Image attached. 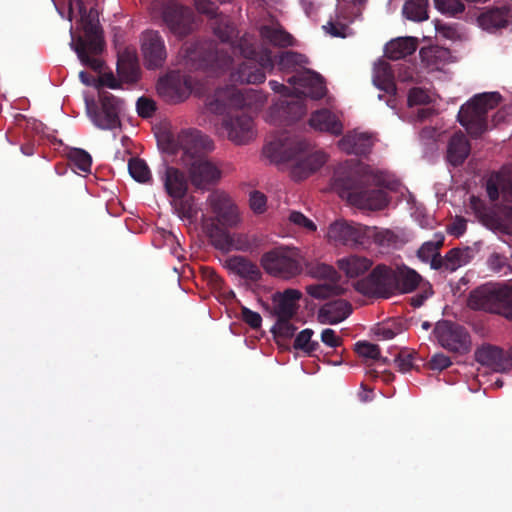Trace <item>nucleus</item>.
Instances as JSON below:
<instances>
[{
    "label": "nucleus",
    "mask_w": 512,
    "mask_h": 512,
    "mask_svg": "<svg viewBox=\"0 0 512 512\" xmlns=\"http://www.w3.org/2000/svg\"><path fill=\"white\" fill-rule=\"evenodd\" d=\"M213 34L222 42L231 45L234 54H239L244 61L232 72L233 81L247 84H260L265 81V70L273 68L271 50L259 49L254 35L245 33L238 38V30L227 15L220 14L210 21Z\"/></svg>",
    "instance_id": "obj_1"
},
{
    "label": "nucleus",
    "mask_w": 512,
    "mask_h": 512,
    "mask_svg": "<svg viewBox=\"0 0 512 512\" xmlns=\"http://www.w3.org/2000/svg\"><path fill=\"white\" fill-rule=\"evenodd\" d=\"M333 180L340 194L359 208L381 210L389 203L386 191L380 188L383 184L382 174L369 167L339 168Z\"/></svg>",
    "instance_id": "obj_2"
},
{
    "label": "nucleus",
    "mask_w": 512,
    "mask_h": 512,
    "mask_svg": "<svg viewBox=\"0 0 512 512\" xmlns=\"http://www.w3.org/2000/svg\"><path fill=\"white\" fill-rule=\"evenodd\" d=\"M264 155L275 164L291 163V177L302 181L319 170L327 161L321 150H313L310 142L299 136L281 137L264 146Z\"/></svg>",
    "instance_id": "obj_3"
},
{
    "label": "nucleus",
    "mask_w": 512,
    "mask_h": 512,
    "mask_svg": "<svg viewBox=\"0 0 512 512\" xmlns=\"http://www.w3.org/2000/svg\"><path fill=\"white\" fill-rule=\"evenodd\" d=\"M74 8L78 9L81 16L80 24L83 34L79 35L76 40H72L71 47L84 66L99 72L103 67V61L97 56L103 52L105 47L102 30L98 22L90 14H87L82 0H69L70 12Z\"/></svg>",
    "instance_id": "obj_4"
},
{
    "label": "nucleus",
    "mask_w": 512,
    "mask_h": 512,
    "mask_svg": "<svg viewBox=\"0 0 512 512\" xmlns=\"http://www.w3.org/2000/svg\"><path fill=\"white\" fill-rule=\"evenodd\" d=\"M271 58L273 60V67L277 65L278 69L282 72H295L287 79V82L292 86L305 89L301 93L316 100L326 95L327 89L321 75L308 69L298 70V68H304L309 63L305 55L289 50L281 52L274 57L271 54ZM273 69L265 70V74L272 72Z\"/></svg>",
    "instance_id": "obj_5"
},
{
    "label": "nucleus",
    "mask_w": 512,
    "mask_h": 512,
    "mask_svg": "<svg viewBox=\"0 0 512 512\" xmlns=\"http://www.w3.org/2000/svg\"><path fill=\"white\" fill-rule=\"evenodd\" d=\"M180 54L184 65L190 70L219 73L228 69L232 64L231 55L220 50L213 40L186 42L181 48Z\"/></svg>",
    "instance_id": "obj_6"
},
{
    "label": "nucleus",
    "mask_w": 512,
    "mask_h": 512,
    "mask_svg": "<svg viewBox=\"0 0 512 512\" xmlns=\"http://www.w3.org/2000/svg\"><path fill=\"white\" fill-rule=\"evenodd\" d=\"M498 92L482 93L474 96L462 105L458 112V121L472 137L481 136L488 128V112L495 109L500 101Z\"/></svg>",
    "instance_id": "obj_7"
},
{
    "label": "nucleus",
    "mask_w": 512,
    "mask_h": 512,
    "mask_svg": "<svg viewBox=\"0 0 512 512\" xmlns=\"http://www.w3.org/2000/svg\"><path fill=\"white\" fill-rule=\"evenodd\" d=\"M260 264L267 274L290 280L302 273L304 258L298 248L280 246L265 252Z\"/></svg>",
    "instance_id": "obj_8"
},
{
    "label": "nucleus",
    "mask_w": 512,
    "mask_h": 512,
    "mask_svg": "<svg viewBox=\"0 0 512 512\" xmlns=\"http://www.w3.org/2000/svg\"><path fill=\"white\" fill-rule=\"evenodd\" d=\"M469 306L495 313L512 320V288L508 286H481L470 293Z\"/></svg>",
    "instance_id": "obj_9"
},
{
    "label": "nucleus",
    "mask_w": 512,
    "mask_h": 512,
    "mask_svg": "<svg viewBox=\"0 0 512 512\" xmlns=\"http://www.w3.org/2000/svg\"><path fill=\"white\" fill-rule=\"evenodd\" d=\"M265 98L255 89L239 90L229 87L225 90H217L215 95L208 99L207 108L215 114L225 112L227 105L236 109L257 110L264 105Z\"/></svg>",
    "instance_id": "obj_10"
},
{
    "label": "nucleus",
    "mask_w": 512,
    "mask_h": 512,
    "mask_svg": "<svg viewBox=\"0 0 512 512\" xmlns=\"http://www.w3.org/2000/svg\"><path fill=\"white\" fill-rule=\"evenodd\" d=\"M122 101L107 91L99 92V101L86 100V112L91 122L101 130L121 127L120 112Z\"/></svg>",
    "instance_id": "obj_11"
},
{
    "label": "nucleus",
    "mask_w": 512,
    "mask_h": 512,
    "mask_svg": "<svg viewBox=\"0 0 512 512\" xmlns=\"http://www.w3.org/2000/svg\"><path fill=\"white\" fill-rule=\"evenodd\" d=\"M395 269L385 264H378L363 279L354 284L357 292L367 297L388 299L397 294Z\"/></svg>",
    "instance_id": "obj_12"
},
{
    "label": "nucleus",
    "mask_w": 512,
    "mask_h": 512,
    "mask_svg": "<svg viewBox=\"0 0 512 512\" xmlns=\"http://www.w3.org/2000/svg\"><path fill=\"white\" fill-rule=\"evenodd\" d=\"M433 333L440 346L451 353L464 355L471 350L470 333L457 322L450 320L438 321Z\"/></svg>",
    "instance_id": "obj_13"
},
{
    "label": "nucleus",
    "mask_w": 512,
    "mask_h": 512,
    "mask_svg": "<svg viewBox=\"0 0 512 512\" xmlns=\"http://www.w3.org/2000/svg\"><path fill=\"white\" fill-rule=\"evenodd\" d=\"M219 129L235 144H246L255 137L253 118L245 111L227 105Z\"/></svg>",
    "instance_id": "obj_14"
},
{
    "label": "nucleus",
    "mask_w": 512,
    "mask_h": 512,
    "mask_svg": "<svg viewBox=\"0 0 512 512\" xmlns=\"http://www.w3.org/2000/svg\"><path fill=\"white\" fill-rule=\"evenodd\" d=\"M471 208L478 220L488 229L505 235H512V207H488L476 197H471Z\"/></svg>",
    "instance_id": "obj_15"
},
{
    "label": "nucleus",
    "mask_w": 512,
    "mask_h": 512,
    "mask_svg": "<svg viewBox=\"0 0 512 512\" xmlns=\"http://www.w3.org/2000/svg\"><path fill=\"white\" fill-rule=\"evenodd\" d=\"M155 7L161 10L163 22L177 37H185L193 30V11L174 0H158Z\"/></svg>",
    "instance_id": "obj_16"
},
{
    "label": "nucleus",
    "mask_w": 512,
    "mask_h": 512,
    "mask_svg": "<svg viewBox=\"0 0 512 512\" xmlns=\"http://www.w3.org/2000/svg\"><path fill=\"white\" fill-rule=\"evenodd\" d=\"M207 235L212 246L223 253L231 251L249 252L257 247L255 237L244 233H230L217 224L207 226Z\"/></svg>",
    "instance_id": "obj_17"
},
{
    "label": "nucleus",
    "mask_w": 512,
    "mask_h": 512,
    "mask_svg": "<svg viewBox=\"0 0 512 512\" xmlns=\"http://www.w3.org/2000/svg\"><path fill=\"white\" fill-rule=\"evenodd\" d=\"M370 227L355 222L338 220L328 229V238L337 244L346 246H364L369 240Z\"/></svg>",
    "instance_id": "obj_18"
},
{
    "label": "nucleus",
    "mask_w": 512,
    "mask_h": 512,
    "mask_svg": "<svg viewBox=\"0 0 512 512\" xmlns=\"http://www.w3.org/2000/svg\"><path fill=\"white\" fill-rule=\"evenodd\" d=\"M207 202L214 215L209 225L217 224L225 230L238 226L241 221L239 211L230 197L223 193H213L209 195Z\"/></svg>",
    "instance_id": "obj_19"
},
{
    "label": "nucleus",
    "mask_w": 512,
    "mask_h": 512,
    "mask_svg": "<svg viewBox=\"0 0 512 512\" xmlns=\"http://www.w3.org/2000/svg\"><path fill=\"white\" fill-rule=\"evenodd\" d=\"M141 52L147 69L161 68L167 58L165 41L158 31L147 30L141 35Z\"/></svg>",
    "instance_id": "obj_20"
},
{
    "label": "nucleus",
    "mask_w": 512,
    "mask_h": 512,
    "mask_svg": "<svg viewBox=\"0 0 512 512\" xmlns=\"http://www.w3.org/2000/svg\"><path fill=\"white\" fill-rule=\"evenodd\" d=\"M177 145L182 150L186 162L203 158V155L213 149V142L196 129L183 130L178 134Z\"/></svg>",
    "instance_id": "obj_21"
},
{
    "label": "nucleus",
    "mask_w": 512,
    "mask_h": 512,
    "mask_svg": "<svg viewBox=\"0 0 512 512\" xmlns=\"http://www.w3.org/2000/svg\"><path fill=\"white\" fill-rule=\"evenodd\" d=\"M189 166V178L192 185L197 189H208L221 177L219 168L206 158L194 159L186 163Z\"/></svg>",
    "instance_id": "obj_22"
},
{
    "label": "nucleus",
    "mask_w": 512,
    "mask_h": 512,
    "mask_svg": "<svg viewBox=\"0 0 512 512\" xmlns=\"http://www.w3.org/2000/svg\"><path fill=\"white\" fill-rule=\"evenodd\" d=\"M474 356L479 364L489 367L494 372H507L508 352L497 346L483 344L475 350Z\"/></svg>",
    "instance_id": "obj_23"
},
{
    "label": "nucleus",
    "mask_w": 512,
    "mask_h": 512,
    "mask_svg": "<svg viewBox=\"0 0 512 512\" xmlns=\"http://www.w3.org/2000/svg\"><path fill=\"white\" fill-rule=\"evenodd\" d=\"M157 92L167 102H181L187 95L186 81L180 75L168 74L158 80Z\"/></svg>",
    "instance_id": "obj_24"
},
{
    "label": "nucleus",
    "mask_w": 512,
    "mask_h": 512,
    "mask_svg": "<svg viewBox=\"0 0 512 512\" xmlns=\"http://www.w3.org/2000/svg\"><path fill=\"white\" fill-rule=\"evenodd\" d=\"M299 290L288 288L273 295L274 314L277 319L293 318L298 309L297 302L301 299Z\"/></svg>",
    "instance_id": "obj_25"
},
{
    "label": "nucleus",
    "mask_w": 512,
    "mask_h": 512,
    "mask_svg": "<svg viewBox=\"0 0 512 512\" xmlns=\"http://www.w3.org/2000/svg\"><path fill=\"white\" fill-rule=\"evenodd\" d=\"M352 313L350 302L338 299L325 303L318 311V320L322 324H338Z\"/></svg>",
    "instance_id": "obj_26"
},
{
    "label": "nucleus",
    "mask_w": 512,
    "mask_h": 512,
    "mask_svg": "<svg viewBox=\"0 0 512 512\" xmlns=\"http://www.w3.org/2000/svg\"><path fill=\"white\" fill-rule=\"evenodd\" d=\"M309 125L315 130L334 136L341 135L344 128L337 115L326 108L313 112L309 119Z\"/></svg>",
    "instance_id": "obj_27"
},
{
    "label": "nucleus",
    "mask_w": 512,
    "mask_h": 512,
    "mask_svg": "<svg viewBox=\"0 0 512 512\" xmlns=\"http://www.w3.org/2000/svg\"><path fill=\"white\" fill-rule=\"evenodd\" d=\"M261 39L272 46L287 48L295 46V38L277 22L262 25L259 28Z\"/></svg>",
    "instance_id": "obj_28"
},
{
    "label": "nucleus",
    "mask_w": 512,
    "mask_h": 512,
    "mask_svg": "<svg viewBox=\"0 0 512 512\" xmlns=\"http://www.w3.org/2000/svg\"><path fill=\"white\" fill-rule=\"evenodd\" d=\"M486 192L491 201L498 200L500 195L504 201H512V178L502 171L491 174L486 182Z\"/></svg>",
    "instance_id": "obj_29"
},
{
    "label": "nucleus",
    "mask_w": 512,
    "mask_h": 512,
    "mask_svg": "<svg viewBox=\"0 0 512 512\" xmlns=\"http://www.w3.org/2000/svg\"><path fill=\"white\" fill-rule=\"evenodd\" d=\"M338 146L347 154L366 156L372 150L373 140L367 133H349L339 140Z\"/></svg>",
    "instance_id": "obj_30"
},
{
    "label": "nucleus",
    "mask_w": 512,
    "mask_h": 512,
    "mask_svg": "<svg viewBox=\"0 0 512 512\" xmlns=\"http://www.w3.org/2000/svg\"><path fill=\"white\" fill-rule=\"evenodd\" d=\"M471 151L470 143L463 132L454 133L447 144V161L454 167L460 166L467 159Z\"/></svg>",
    "instance_id": "obj_31"
},
{
    "label": "nucleus",
    "mask_w": 512,
    "mask_h": 512,
    "mask_svg": "<svg viewBox=\"0 0 512 512\" xmlns=\"http://www.w3.org/2000/svg\"><path fill=\"white\" fill-rule=\"evenodd\" d=\"M117 74L125 82H136L139 78L138 57L134 50L124 49L118 53Z\"/></svg>",
    "instance_id": "obj_32"
},
{
    "label": "nucleus",
    "mask_w": 512,
    "mask_h": 512,
    "mask_svg": "<svg viewBox=\"0 0 512 512\" xmlns=\"http://www.w3.org/2000/svg\"><path fill=\"white\" fill-rule=\"evenodd\" d=\"M470 261L469 248H452L439 261L434 262V270L453 273Z\"/></svg>",
    "instance_id": "obj_33"
},
{
    "label": "nucleus",
    "mask_w": 512,
    "mask_h": 512,
    "mask_svg": "<svg viewBox=\"0 0 512 512\" xmlns=\"http://www.w3.org/2000/svg\"><path fill=\"white\" fill-rule=\"evenodd\" d=\"M225 267L241 278L258 281L261 278V271L258 266L244 256L234 255L225 260Z\"/></svg>",
    "instance_id": "obj_34"
},
{
    "label": "nucleus",
    "mask_w": 512,
    "mask_h": 512,
    "mask_svg": "<svg viewBox=\"0 0 512 512\" xmlns=\"http://www.w3.org/2000/svg\"><path fill=\"white\" fill-rule=\"evenodd\" d=\"M512 20V6L504 5L483 12L478 21L484 29H498L505 27Z\"/></svg>",
    "instance_id": "obj_35"
},
{
    "label": "nucleus",
    "mask_w": 512,
    "mask_h": 512,
    "mask_svg": "<svg viewBox=\"0 0 512 512\" xmlns=\"http://www.w3.org/2000/svg\"><path fill=\"white\" fill-rule=\"evenodd\" d=\"M164 187L167 194L174 199H182L188 190L185 174L175 167H166Z\"/></svg>",
    "instance_id": "obj_36"
},
{
    "label": "nucleus",
    "mask_w": 512,
    "mask_h": 512,
    "mask_svg": "<svg viewBox=\"0 0 512 512\" xmlns=\"http://www.w3.org/2000/svg\"><path fill=\"white\" fill-rule=\"evenodd\" d=\"M372 260L359 255H349L337 261L340 271L349 278H356L366 273L372 267Z\"/></svg>",
    "instance_id": "obj_37"
},
{
    "label": "nucleus",
    "mask_w": 512,
    "mask_h": 512,
    "mask_svg": "<svg viewBox=\"0 0 512 512\" xmlns=\"http://www.w3.org/2000/svg\"><path fill=\"white\" fill-rule=\"evenodd\" d=\"M418 46L414 37H400L391 40L385 47V56L391 60H399L412 55Z\"/></svg>",
    "instance_id": "obj_38"
},
{
    "label": "nucleus",
    "mask_w": 512,
    "mask_h": 512,
    "mask_svg": "<svg viewBox=\"0 0 512 512\" xmlns=\"http://www.w3.org/2000/svg\"><path fill=\"white\" fill-rule=\"evenodd\" d=\"M374 85L387 94H396V84L391 66L385 61H379L373 70Z\"/></svg>",
    "instance_id": "obj_39"
},
{
    "label": "nucleus",
    "mask_w": 512,
    "mask_h": 512,
    "mask_svg": "<svg viewBox=\"0 0 512 512\" xmlns=\"http://www.w3.org/2000/svg\"><path fill=\"white\" fill-rule=\"evenodd\" d=\"M397 279V294L413 292L422 281L421 275L408 266H401L395 269Z\"/></svg>",
    "instance_id": "obj_40"
},
{
    "label": "nucleus",
    "mask_w": 512,
    "mask_h": 512,
    "mask_svg": "<svg viewBox=\"0 0 512 512\" xmlns=\"http://www.w3.org/2000/svg\"><path fill=\"white\" fill-rule=\"evenodd\" d=\"M444 244V236L435 234L434 239L424 242L417 250V257L424 263H429L431 269H434V262L439 261L441 254L440 248Z\"/></svg>",
    "instance_id": "obj_41"
},
{
    "label": "nucleus",
    "mask_w": 512,
    "mask_h": 512,
    "mask_svg": "<svg viewBox=\"0 0 512 512\" xmlns=\"http://www.w3.org/2000/svg\"><path fill=\"white\" fill-rule=\"evenodd\" d=\"M428 0H406L402 13L405 18L414 22H422L428 19Z\"/></svg>",
    "instance_id": "obj_42"
},
{
    "label": "nucleus",
    "mask_w": 512,
    "mask_h": 512,
    "mask_svg": "<svg viewBox=\"0 0 512 512\" xmlns=\"http://www.w3.org/2000/svg\"><path fill=\"white\" fill-rule=\"evenodd\" d=\"M304 267L306 273L317 279H327L331 282H336L338 280L337 271L330 265L320 262H306L304 260Z\"/></svg>",
    "instance_id": "obj_43"
},
{
    "label": "nucleus",
    "mask_w": 512,
    "mask_h": 512,
    "mask_svg": "<svg viewBox=\"0 0 512 512\" xmlns=\"http://www.w3.org/2000/svg\"><path fill=\"white\" fill-rule=\"evenodd\" d=\"M314 331L310 328L302 330L295 338L293 348L302 351L308 356H313L320 348V344L316 340H312Z\"/></svg>",
    "instance_id": "obj_44"
},
{
    "label": "nucleus",
    "mask_w": 512,
    "mask_h": 512,
    "mask_svg": "<svg viewBox=\"0 0 512 512\" xmlns=\"http://www.w3.org/2000/svg\"><path fill=\"white\" fill-rule=\"evenodd\" d=\"M306 292L315 299H326L342 295L344 289L335 283L312 284L306 287Z\"/></svg>",
    "instance_id": "obj_45"
},
{
    "label": "nucleus",
    "mask_w": 512,
    "mask_h": 512,
    "mask_svg": "<svg viewBox=\"0 0 512 512\" xmlns=\"http://www.w3.org/2000/svg\"><path fill=\"white\" fill-rule=\"evenodd\" d=\"M371 238L377 245L386 248L396 247L399 243V236L390 229L370 227L369 239Z\"/></svg>",
    "instance_id": "obj_46"
},
{
    "label": "nucleus",
    "mask_w": 512,
    "mask_h": 512,
    "mask_svg": "<svg viewBox=\"0 0 512 512\" xmlns=\"http://www.w3.org/2000/svg\"><path fill=\"white\" fill-rule=\"evenodd\" d=\"M128 171L131 177L139 183H148L151 180V172L143 159L138 157L130 158Z\"/></svg>",
    "instance_id": "obj_47"
},
{
    "label": "nucleus",
    "mask_w": 512,
    "mask_h": 512,
    "mask_svg": "<svg viewBox=\"0 0 512 512\" xmlns=\"http://www.w3.org/2000/svg\"><path fill=\"white\" fill-rule=\"evenodd\" d=\"M487 265L492 272L500 276H507L512 273V265L509 258L498 252H493L489 255Z\"/></svg>",
    "instance_id": "obj_48"
},
{
    "label": "nucleus",
    "mask_w": 512,
    "mask_h": 512,
    "mask_svg": "<svg viewBox=\"0 0 512 512\" xmlns=\"http://www.w3.org/2000/svg\"><path fill=\"white\" fill-rule=\"evenodd\" d=\"M68 159L81 172L89 173L91 171L92 157L87 151L74 148L69 152Z\"/></svg>",
    "instance_id": "obj_49"
},
{
    "label": "nucleus",
    "mask_w": 512,
    "mask_h": 512,
    "mask_svg": "<svg viewBox=\"0 0 512 512\" xmlns=\"http://www.w3.org/2000/svg\"><path fill=\"white\" fill-rule=\"evenodd\" d=\"M421 360L418 354L408 349L401 350L395 358V363L401 372H407L413 368H418L416 360Z\"/></svg>",
    "instance_id": "obj_50"
},
{
    "label": "nucleus",
    "mask_w": 512,
    "mask_h": 512,
    "mask_svg": "<svg viewBox=\"0 0 512 512\" xmlns=\"http://www.w3.org/2000/svg\"><path fill=\"white\" fill-rule=\"evenodd\" d=\"M355 352L364 359H380V347L368 341H358L355 343Z\"/></svg>",
    "instance_id": "obj_51"
},
{
    "label": "nucleus",
    "mask_w": 512,
    "mask_h": 512,
    "mask_svg": "<svg viewBox=\"0 0 512 512\" xmlns=\"http://www.w3.org/2000/svg\"><path fill=\"white\" fill-rule=\"evenodd\" d=\"M285 103L284 114L292 121L299 120L306 113V108L299 98H294Z\"/></svg>",
    "instance_id": "obj_52"
},
{
    "label": "nucleus",
    "mask_w": 512,
    "mask_h": 512,
    "mask_svg": "<svg viewBox=\"0 0 512 512\" xmlns=\"http://www.w3.org/2000/svg\"><path fill=\"white\" fill-rule=\"evenodd\" d=\"M435 5L442 13L455 16L465 10L461 0H435Z\"/></svg>",
    "instance_id": "obj_53"
},
{
    "label": "nucleus",
    "mask_w": 512,
    "mask_h": 512,
    "mask_svg": "<svg viewBox=\"0 0 512 512\" xmlns=\"http://www.w3.org/2000/svg\"><path fill=\"white\" fill-rule=\"evenodd\" d=\"M292 318H280L277 319L276 325L273 328V333L283 337V338H291L295 331L296 327L290 322Z\"/></svg>",
    "instance_id": "obj_54"
},
{
    "label": "nucleus",
    "mask_w": 512,
    "mask_h": 512,
    "mask_svg": "<svg viewBox=\"0 0 512 512\" xmlns=\"http://www.w3.org/2000/svg\"><path fill=\"white\" fill-rule=\"evenodd\" d=\"M193 2L197 11L206 15L209 18V21L221 14L218 13L217 5L211 0H193Z\"/></svg>",
    "instance_id": "obj_55"
},
{
    "label": "nucleus",
    "mask_w": 512,
    "mask_h": 512,
    "mask_svg": "<svg viewBox=\"0 0 512 512\" xmlns=\"http://www.w3.org/2000/svg\"><path fill=\"white\" fill-rule=\"evenodd\" d=\"M137 113L142 118L151 117L156 111V103L147 97H140L136 103Z\"/></svg>",
    "instance_id": "obj_56"
},
{
    "label": "nucleus",
    "mask_w": 512,
    "mask_h": 512,
    "mask_svg": "<svg viewBox=\"0 0 512 512\" xmlns=\"http://www.w3.org/2000/svg\"><path fill=\"white\" fill-rule=\"evenodd\" d=\"M430 102V96L427 94L425 90L419 87H415L410 89L408 93V105H421L427 104Z\"/></svg>",
    "instance_id": "obj_57"
},
{
    "label": "nucleus",
    "mask_w": 512,
    "mask_h": 512,
    "mask_svg": "<svg viewBox=\"0 0 512 512\" xmlns=\"http://www.w3.org/2000/svg\"><path fill=\"white\" fill-rule=\"evenodd\" d=\"M290 222L295 224L296 226L303 227L309 232H313L316 230V225L310 219H308L304 214L298 211H292L289 216Z\"/></svg>",
    "instance_id": "obj_58"
},
{
    "label": "nucleus",
    "mask_w": 512,
    "mask_h": 512,
    "mask_svg": "<svg viewBox=\"0 0 512 512\" xmlns=\"http://www.w3.org/2000/svg\"><path fill=\"white\" fill-rule=\"evenodd\" d=\"M452 365V361L449 356L443 353L434 354L429 361V368L431 370L442 371Z\"/></svg>",
    "instance_id": "obj_59"
},
{
    "label": "nucleus",
    "mask_w": 512,
    "mask_h": 512,
    "mask_svg": "<svg viewBox=\"0 0 512 512\" xmlns=\"http://www.w3.org/2000/svg\"><path fill=\"white\" fill-rule=\"evenodd\" d=\"M249 202H250L251 209L255 213L261 214L266 209L267 198L263 193H261L259 191H253L250 194Z\"/></svg>",
    "instance_id": "obj_60"
},
{
    "label": "nucleus",
    "mask_w": 512,
    "mask_h": 512,
    "mask_svg": "<svg viewBox=\"0 0 512 512\" xmlns=\"http://www.w3.org/2000/svg\"><path fill=\"white\" fill-rule=\"evenodd\" d=\"M241 317L242 320L253 329H257L261 326L262 318L260 314L247 307L241 308Z\"/></svg>",
    "instance_id": "obj_61"
},
{
    "label": "nucleus",
    "mask_w": 512,
    "mask_h": 512,
    "mask_svg": "<svg viewBox=\"0 0 512 512\" xmlns=\"http://www.w3.org/2000/svg\"><path fill=\"white\" fill-rule=\"evenodd\" d=\"M321 341L331 348L339 347L342 344V339L337 336L333 329L330 328L324 329L322 331Z\"/></svg>",
    "instance_id": "obj_62"
},
{
    "label": "nucleus",
    "mask_w": 512,
    "mask_h": 512,
    "mask_svg": "<svg viewBox=\"0 0 512 512\" xmlns=\"http://www.w3.org/2000/svg\"><path fill=\"white\" fill-rule=\"evenodd\" d=\"M203 274L208 284L211 285L212 288L216 290L222 289L224 280L213 269L205 268L203 270Z\"/></svg>",
    "instance_id": "obj_63"
},
{
    "label": "nucleus",
    "mask_w": 512,
    "mask_h": 512,
    "mask_svg": "<svg viewBox=\"0 0 512 512\" xmlns=\"http://www.w3.org/2000/svg\"><path fill=\"white\" fill-rule=\"evenodd\" d=\"M104 86L111 89H118L120 87V84L113 75V73L109 72L102 74L98 79L97 87L99 88Z\"/></svg>",
    "instance_id": "obj_64"
}]
</instances>
